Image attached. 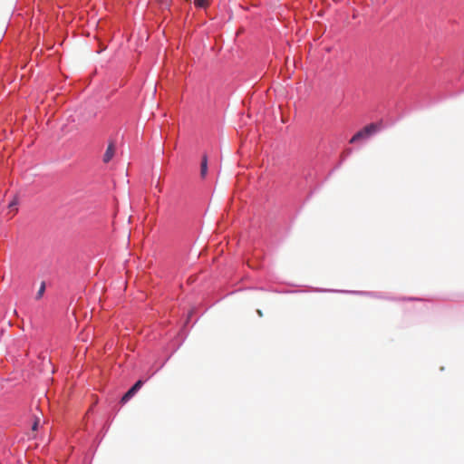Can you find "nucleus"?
<instances>
[{"label":"nucleus","instance_id":"f257e3e1","mask_svg":"<svg viewBox=\"0 0 464 464\" xmlns=\"http://www.w3.org/2000/svg\"><path fill=\"white\" fill-rule=\"evenodd\" d=\"M382 129V123L372 122L357 131L349 140L350 143L365 142L371 137L378 133Z\"/></svg>","mask_w":464,"mask_h":464},{"label":"nucleus","instance_id":"f03ea898","mask_svg":"<svg viewBox=\"0 0 464 464\" xmlns=\"http://www.w3.org/2000/svg\"><path fill=\"white\" fill-rule=\"evenodd\" d=\"M143 382L139 380L136 383L122 396L121 402L126 403L141 388Z\"/></svg>","mask_w":464,"mask_h":464},{"label":"nucleus","instance_id":"7ed1b4c3","mask_svg":"<svg viewBox=\"0 0 464 464\" xmlns=\"http://www.w3.org/2000/svg\"><path fill=\"white\" fill-rule=\"evenodd\" d=\"M116 154V147H107L102 160L104 163L110 162Z\"/></svg>","mask_w":464,"mask_h":464},{"label":"nucleus","instance_id":"20e7f679","mask_svg":"<svg viewBox=\"0 0 464 464\" xmlns=\"http://www.w3.org/2000/svg\"><path fill=\"white\" fill-rule=\"evenodd\" d=\"M19 204V198L17 196H14L12 199V201L8 204V208L10 209V213H12L11 217H14L18 208L17 206Z\"/></svg>","mask_w":464,"mask_h":464},{"label":"nucleus","instance_id":"39448f33","mask_svg":"<svg viewBox=\"0 0 464 464\" xmlns=\"http://www.w3.org/2000/svg\"><path fill=\"white\" fill-rule=\"evenodd\" d=\"M208 172V158L206 155L202 157L201 167H200V175L204 178Z\"/></svg>","mask_w":464,"mask_h":464},{"label":"nucleus","instance_id":"423d86ee","mask_svg":"<svg viewBox=\"0 0 464 464\" xmlns=\"http://www.w3.org/2000/svg\"><path fill=\"white\" fill-rule=\"evenodd\" d=\"M194 4L197 7L205 8L208 6V0H194Z\"/></svg>","mask_w":464,"mask_h":464},{"label":"nucleus","instance_id":"0eeeda50","mask_svg":"<svg viewBox=\"0 0 464 464\" xmlns=\"http://www.w3.org/2000/svg\"><path fill=\"white\" fill-rule=\"evenodd\" d=\"M44 291H45V284H44V282H43V283L41 284V286H40V288H39V290H38L37 294H36L35 298H36V299H41V298H42V296H43V295H44Z\"/></svg>","mask_w":464,"mask_h":464},{"label":"nucleus","instance_id":"6e6552de","mask_svg":"<svg viewBox=\"0 0 464 464\" xmlns=\"http://www.w3.org/2000/svg\"><path fill=\"white\" fill-rule=\"evenodd\" d=\"M38 422H39V420H38L34 421V425H33V430H35L37 429Z\"/></svg>","mask_w":464,"mask_h":464},{"label":"nucleus","instance_id":"1a4fd4ad","mask_svg":"<svg viewBox=\"0 0 464 464\" xmlns=\"http://www.w3.org/2000/svg\"><path fill=\"white\" fill-rule=\"evenodd\" d=\"M257 313L260 316H262V312L260 310H257Z\"/></svg>","mask_w":464,"mask_h":464}]
</instances>
